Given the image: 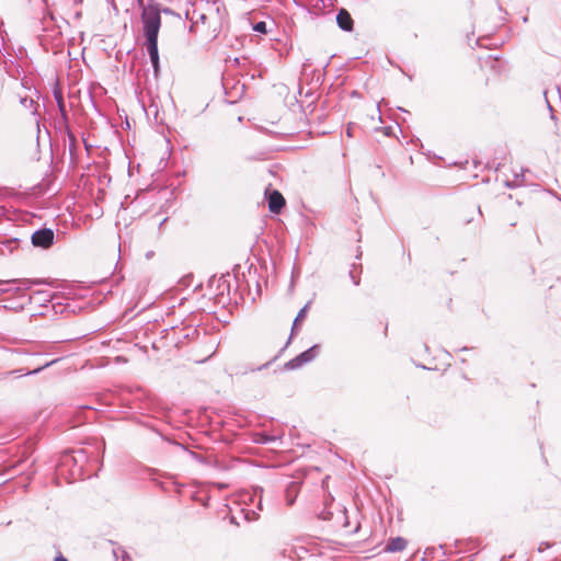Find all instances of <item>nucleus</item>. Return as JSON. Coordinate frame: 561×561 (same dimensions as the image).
Returning a JSON list of instances; mask_svg holds the SVG:
<instances>
[{
  "label": "nucleus",
  "instance_id": "nucleus-11",
  "mask_svg": "<svg viewBox=\"0 0 561 561\" xmlns=\"http://www.w3.org/2000/svg\"><path fill=\"white\" fill-rule=\"evenodd\" d=\"M520 178H523V175H518V174H516V175H515V180H514V181H512V182H511V181H507V182L505 183V184H506V186H507V187H517V186H519V185L523 183V180H522Z\"/></svg>",
  "mask_w": 561,
  "mask_h": 561
},
{
  "label": "nucleus",
  "instance_id": "nucleus-5",
  "mask_svg": "<svg viewBox=\"0 0 561 561\" xmlns=\"http://www.w3.org/2000/svg\"><path fill=\"white\" fill-rule=\"evenodd\" d=\"M336 23L343 31L350 32L353 28V19L345 9H341L339 11L336 15Z\"/></svg>",
  "mask_w": 561,
  "mask_h": 561
},
{
  "label": "nucleus",
  "instance_id": "nucleus-1",
  "mask_svg": "<svg viewBox=\"0 0 561 561\" xmlns=\"http://www.w3.org/2000/svg\"><path fill=\"white\" fill-rule=\"evenodd\" d=\"M138 3L141 8V23L146 37V47L157 73L159 70L158 34L161 27V9L156 3L144 5L142 0H138Z\"/></svg>",
  "mask_w": 561,
  "mask_h": 561
},
{
  "label": "nucleus",
  "instance_id": "nucleus-10",
  "mask_svg": "<svg viewBox=\"0 0 561 561\" xmlns=\"http://www.w3.org/2000/svg\"><path fill=\"white\" fill-rule=\"evenodd\" d=\"M20 103L22 106H24L25 108H32L33 105H34V101L32 98L25 95V96H20Z\"/></svg>",
  "mask_w": 561,
  "mask_h": 561
},
{
  "label": "nucleus",
  "instance_id": "nucleus-9",
  "mask_svg": "<svg viewBox=\"0 0 561 561\" xmlns=\"http://www.w3.org/2000/svg\"><path fill=\"white\" fill-rule=\"evenodd\" d=\"M307 308H308V306H305V307H304L302 309H300V311L298 312V314H297L296 319L294 320V324H293V329H291V331H293V332H294V330L296 329L297 323H298L299 321H301V320L306 317V314H307Z\"/></svg>",
  "mask_w": 561,
  "mask_h": 561
},
{
  "label": "nucleus",
  "instance_id": "nucleus-19",
  "mask_svg": "<svg viewBox=\"0 0 561 561\" xmlns=\"http://www.w3.org/2000/svg\"><path fill=\"white\" fill-rule=\"evenodd\" d=\"M55 561H68V560L60 554V556L55 558Z\"/></svg>",
  "mask_w": 561,
  "mask_h": 561
},
{
  "label": "nucleus",
  "instance_id": "nucleus-17",
  "mask_svg": "<svg viewBox=\"0 0 561 561\" xmlns=\"http://www.w3.org/2000/svg\"><path fill=\"white\" fill-rule=\"evenodd\" d=\"M55 362H56V360H53V362H50V363H47V364H45L43 367H39V368L34 369V370H33V371H31L30 374H37V373H39L43 368L50 366V365H51V364H54Z\"/></svg>",
  "mask_w": 561,
  "mask_h": 561
},
{
  "label": "nucleus",
  "instance_id": "nucleus-3",
  "mask_svg": "<svg viewBox=\"0 0 561 561\" xmlns=\"http://www.w3.org/2000/svg\"><path fill=\"white\" fill-rule=\"evenodd\" d=\"M318 354H319V346L313 345L310 348H308L307 351H305L301 354H299L298 356H296L295 358H293L291 360H289L286 364V366L290 369L299 368L302 365L314 359L318 356Z\"/></svg>",
  "mask_w": 561,
  "mask_h": 561
},
{
  "label": "nucleus",
  "instance_id": "nucleus-12",
  "mask_svg": "<svg viewBox=\"0 0 561 561\" xmlns=\"http://www.w3.org/2000/svg\"><path fill=\"white\" fill-rule=\"evenodd\" d=\"M253 30L257 33H263L265 34L267 32L266 30V23L261 21V22H257L253 25Z\"/></svg>",
  "mask_w": 561,
  "mask_h": 561
},
{
  "label": "nucleus",
  "instance_id": "nucleus-2",
  "mask_svg": "<svg viewBox=\"0 0 561 561\" xmlns=\"http://www.w3.org/2000/svg\"><path fill=\"white\" fill-rule=\"evenodd\" d=\"M55 233L49 228H42L34 231L31 236L32 244L35 248L48 249L54 243Z\"/></svg>",
  "mask_w": 561,
  "mask_h": 561
},
{
  "label": "nucleus",
  "instance_id": "nucleus-16",
  "mask_svg": "<svg viewBox=\"0 0 561 561\" xmlns=\"http://www.w3.org/2000/svg\"><path fill=\"white\" fill-rule=\"evenodd\" d=\"M550 547H551V545H550L549 542H541V543L539 545V547H538V551H539V552H541V551H543L545 549H548V548H550Z\"/></svg>",
  "mask_w": 561,
  "mask_h": 561
},
{
  "label": "nucleus",
  "instance_id": "nucleus-8",
  "mask_svg": "<svg viewBox=\"0 0 561 561\" xmlns=\"http://www.w3.org/2000/svg\"><path fill=\"white\" fill-rule=\"evenodd\" d=\"M116 561H131L130 556L122 548L113 551Z\"/></svg>",
  "mask_w": 561,
  "mask_h": 561
},
{
  "label": "nucleus",
  "instance_id": "nucleus-20",
  "mask_svg": "<svg viewBox=\"0 0 561 561\" xmlns=\"http://www.w3.org/2000/svg\"><path fill=\"white\" fill-rule=\"evenodd\" d=\"M346 134H347V136H352L350 127L347 128Z\"/></svg>",
  "mask_w": 561,
  "mask_h": 561
},
{
  "label": "nucleus",
  "instance_id": "nucleus-6",
  "mask_svg": "<svg viewBox=\"0 0 561 561\" xmlns=\"http://www.w3.org/2000/svg\"><path fill=\"white\" fill-rule=\"evenodd\" d=\"M405 547H407V540L402 537H396V538H391L388 541L385 550L388 552H398V551L404 550Z\"/></svg>",
  "mask_w": 561,
  "mask_h": 561
},
{
  "label": "nucleus",
  "instance_id": "nucleus-15",
  "mask_svg": "<svg viewBox=\"0 0 561 561\" xmlns=\"http://www.w3.org/2000/svg\"><path fill=\"white\" fill-rule=\"evenodd\" d=\"M56 99H57V103H58V107H59L60 112L65 115V104H64L62 96L61 95H59V96L56 95Z\"/></svg>",
  "mask_w": 561,
  "mask_h": 561
},
{
  "label": "nucleus",
  "instance_id": "nucleus-14",
  "mask_svg": "<svg viewBox=\"0 0 561 561\" xmlns=\"http://www.w3.org/2000/svg\"><path fill=\"white\" fill-rule=\"evenodd\" d=\"M350 277L352 278L355 286L359 285V276L355 273L354 270L350 271Z\"/></svg>",
  "mask_w": 561,
  "mask_h": 561
},
{
  "label": "nucleus",
  "instance_id": "nucleus-7",
  "mask_svg": "<svg viewBox=\"0 0 561 561\" xmlns=\"http://www.w3.org/2000/svg\"><path fill=\"white\" fill-rule=\"evenodd\" d=\"M277 440L276 436H272L265 433H259L256 434L254 442L259 444H270Z\"/></svg>",
  "mask_w": 561,
  "mask_h": 561
},
{
  "label": "nucleus",
  "instance_id": "nucleus-4",
  "mask_svg": "<svg viewBox=\"0 0 561 561\" xmlns=\"http://www.w3.org/2000/svg\"><path fill=\"white\" fill-rule=\"evenodd\" d=\"M285 205V199L278 191H273L268 196V208L272 213L278 214Z\"/></svg>",
  "mask_w": 561,
  "mask_h": 561
},
{
  "label": "nucleus",
  "instance_id": "nucleus-18",
  "mask_svg": "<svg viewBox=\"0 0 561 561\" xmlns=\"http://www.w3.org/2000/svg\"><path fill=\"white\" fill-rule=\"evenodd\" d=\"M323 519H331L332 518V514L330 512L328 513H322V516H321Z\"/></svg>",
  "mask_w": 561,
  "mask_h": 561
},
{
  "label": "nucleus",
  "instance_id": "nucleus-21",
  "mask_svg": "<svg viewBox=\"0 0 561 561\" xmlns=\"http://www.w3.org/2000/svg\"><path fill=\"white\" fill-rule=\"evenodd\" d=\"M163 12L169 13L170 10L169 9H163Z\"/></svg>",
  "mask_w": 561,
  "mask_h": 561
},
{
  "label": "nucleus",
  "instance_id": "nucleus-13",
  "mask_svg": "<svg viewBox=\"0 0 561 561\" xmlns=\"http://www.w3.org/2000/svg\"><path fill=\"white\" fill-rule=\"evenodd\" d=\"M7 283H19L20 285H22L24 288H27L28 285L32 283L31 280L28 279H12V280H8Z\"/></svg>",
  "mask_w": 561,
  "mask_h": 561
}]
</instances>
